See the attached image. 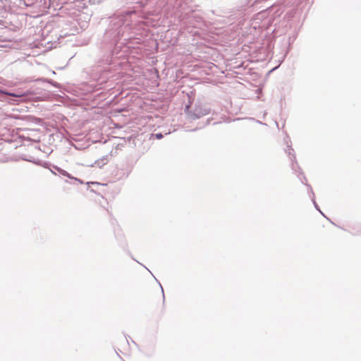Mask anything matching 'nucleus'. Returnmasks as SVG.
I'll use <instances>...</instances> for the list:
<instances>
[{
	"mask_svg": "<svg viewBox=\"0 0 361 361\" xmlns=\"http://www.w3.org/2000/svg\"><path fill=\"white\" fill-rule=\"evenodd\" d=\"M209 113V109H207L206 107H203L202 106H196L194 108L193 111L190 112L189 114V116L192 119H197V118H201L203 116L208 114Z\"/></svg>",
	"mask_w": 361,
	"mask_h": 361,
	"instance_id": "1",
	"label": "nucleus"
},
{
	"mask_svg": "<svg viewBox=\"0 0 361 361\" xmlns=\"http://www.w3.org/2000/svg\"><path fill=\"white\" fill-rule=\"evenodd\" d=\"M56 169L57 170V171L59 173H60L61 175L64 176H66L71 179H73L75 180V181H78L80 183H82V181L81 180H80L79 178H75L73 176H72L70 173H68L66 171L61 169V168H59V167H56Z\"/></svg>",
	"mask_w": 361,
	"mask_h": 361,
	"instance_id": "2",
	"label": "nucleus"
},
{
	"mask_svg": "<svg viewBox=\"0 0 361 361\" xmlns=\"http://www.w3.org/2000/svg\"><path fill=\"white\" fill-rule=\"evenodd\" d=\"M0 92L5 95H9V96H11L13 97H17V98H20L23 96L22 94L11 93V92H4V91H0Z\"/></svg>",
	"mask_w": 361,
	"mask_h": 361,
	"instance_id": "3",
	"label": "nucleus"
},
{
	"mask_svg": "<svg viewBox=\"0 0 361 361\" xmlns=\"http://www.w3.org/2000/svg\"><path fill=\"white\" fill-rule=\"evenodd\" d=\"M290 150H291V151H293V149H291ZM288 154H290V152H288Z\"/></svg>",
	"mask_w": 361,
	"mask_h": 361,
	"instance_id": "7",
	"label": "nucleus"
},
{
	"mask_svg": "<svg viewBox=\"0 0 361 361\" xmlns=\"http://www.w3.org/2000/svg\"><path fill=\"white\" fill-rule=\"evenodd\" d=\"M312 202H313V204H314V205L315 208H316L317 209H318L322 215H324V214H323V213H322V212L319 209L318 206H317V203H316V202H315V200H314V197H313V198H312Z\"/></svg>",
	"mask_w": 361,
	"mask_h": 361,
	"instance_id": "5",
	"label": "nucleus"
},
{
	"mask_svg": "<svg viewBox=\"0 0 361 361\" xmlns=\"http://www.w3.org/2000/svg\"><path fill=\"white\" fill-rule=\"evenodd\" d=\"M106 163V158L104 157L101 160L96 161L94 164L98 166H99V167H101L102 166H103Z\"/></svg>",
	"mask_w": 361,
	"mask_h": 361,
	"instance_id": "4",
	"label": "nucleus"
},
{
	"mask_svg": "<svg viewBox=\"0 0 361 361\" xmlns=\"http://www.w3.org/2000/svg\"><path fill=\"white\" fill-rule=\"evenodd\" d=\"M155 137H156L157 139H161V138H162V137H163V135H162V134H161V133H157V134L155 135Z\"/></svg>",
	"mask_w": 361,
	"mask_h": 361,
	"instance_id": "6",
	"label": "nucleus"
}]
</instances>
